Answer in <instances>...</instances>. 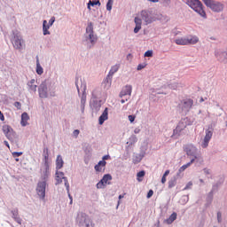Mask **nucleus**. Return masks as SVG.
Segmentation results:
<instances>
[{
    "mask_svg": "<svg viewBox=\"0 0 227 227\" xmlns=\"http://www.w3.org/2000/svg\"><path fill=\"white\" fill-rule=\"evenodd\" d=\"M98 41V36L93 30V22H89L86 27L85 34L83 35V43L87 46V49L95 47V44Z\"/></svg>",
    "mask_w": 227,
    "mask_h": 227,
    "instance_id": "nucleus-1",
    "label": "nucleus"
},
{
    "mask_svg": "<svg viewBox=\"0 0 227 227\" xmlns=\"http://www.w3.org/2000/svg\"><path fill=\"white\" fill-rule=\"evenodd\" d=\"M153 20H153V16L152 15V12H150V11L143 10L139 13L138 17H135L134 19V22L136 24V27L134 28V33L135 34L139 33L143 21L145 22V26H148V24H152Z\"/></svg>",
    "mask_w": 227,
    "mask_h": 227,
    "instance_id": "nucleus-2",
    "label": "nucleus"
},
{
    "mask_svg": "<svg viewBox=\"0 0 227 227\" xmlns=\"http://www.w3.org/2000/svg\"><path fill=\"white\" fill-rule=\"evenodd\" d=\"M74 84L76 86L78 93H81V90L82 92L80 103V109L83 114L84 107L86 106V82L81 76H76Z\"/></svg>",
    "mask_w": 227,
    "mask_h": 227,
    "instance_id": "nucleus-3",
    "label": "nucleus"
},
{
    "mask_svg": "<svg viewBox=\"0 0 227 227\" xmlns=\"http://www.w3.org/2000/svg\"><path fill=\"white\" fill-rule=\"evenodd\" d=\"M11 42L16 51H24V49H26V41L24 37H22V34L18 30H12Z\"/></svg>",
    "mask_w": 227,
    "mask_h": 227,
    "instance_id": "nucleus-4",
    "label": "nucleus"
},
{
    "mask_svg": "<svg viewBox=\"0 0 227 227\" xmlns=\"http://www.w3.org/2000/svg\"><path fill=\"white\" fill-rule=\"evenodd\" d=\"M186 4L189 5L192 10H194L196 13L200 15V17H203L204 19L207 18V12H205V10H203V4H201V1L186 0Z\"/></svg>",
    "mask_w": 227,
    "mask_h": 227,
    "instance_id": "nucleus-5",
    "label": "nucleus"
},
{
    "mask_svg": "<svg viewBox=\"0 0 227 227\" xmlns=\"http://www.w3.org/2000/svg\"><path fill=\"white\" fill-rule=\"evenodd\" d=\"M76 223L79 227H94L93 220L85 213H78Z\"/></svg>",
    "mask_w": 227,
    "mask_h": 227,
    "instance_id": "nucleus-6",
    "label": "nucleus"
},
{
    "mask_svg": "<svg viewBox=\"0 0 227 227\" xmlns=\"http://www.w3.org/2000/svg\"><path fill=\"white\" fill-rule=\"evenodd\" d=\"M204 4L207 8H210L212 12H215L216 13H219L224 10V5L221 4V2L215 1V0H202Z\"/></svg>",
    "mask_w": 227,
    "mask_h": 227,
    "instance_id": "nucleus-7",
    "label": "nucleus"
},
{
    "mask_svg": "<svg viewBox=\"0 0 227 227\" xmlns=\"http://www.w3.org/2000/svg\"><path fill=\"white\" fill-rule=\"evenodd\" d=\"M188 125H192V121H191L189 117L181 119L178 125L174 129V136H180V132L188 127Z\"/></svg>",
    "mask_w": 227,
    "mask_h": 227,
    "instance_id": "nucleus-8",
    "label": "nucleus"
},
{
    "mask_svg": "<svg viewBox=\"0 0 227 227\" xmlns=\"http://www.w3.org/2000/svg\"><path fill=\"white\" fill-rule=\"evenodd\" d=\"M193 101L192 99H184L180 102L178 105L179 109H181L182 114H187L189 111H191V107H192Z\"/></svg>",
    "mask_w": 227,
    "mask_h": 227,
    "instance_id": "nucleus-9",
    "label": "nucleus"
},
{
    "mask_svg": "<svg viewBox=\"0 0 227 227\" xmlns=\"http://www.w3.org/2000/svg\"><path fill=\"white\" fill-rule=\"evenodd\" d=\"M212 136H214V127L212 125H209L208 128L206 129V136L201 144V146L203 148H207L208 146V143H210Z\"/></svg>",
    "mask_w": 227,
    "mask_h": 227,
    "instance_id": "nucleus-10",
    "label": "nucleus"
},
{
    "mask_svg": "<svg viewBox=\"0 0 227 227\" xmlns=\"http://www.w3.org/2000/svg\"><path fill=\"white\" fill-rule=\"evenodd\" d=\"M47 188V183L39 181L36 186V192L40 200H45V189Z\"/></svg>",
    "mask_w": 227,
    "mask_h": 227,
    "instance_id": "nucleus-11",
    "label": "nucleus"
},
{
    "mask_svg": "<svg viewBox=\"0 0 227 227\" xmlns=\"http://www.w3.org/2000/svg\"><path fill=\"white\" fill-rule=\"evenodd\" d=\"M38 93L40 98H47V97H49V93L51 97H54V95H52V92L50 91V90L47 89V87H45V85L43 83H41L38 87Z\"/></svg>",
    "mask_w": 227,
    "mask_h": 227,
    "instance_id": "nucleus-12",
    "label": "nucleus"
},
{
    "mask_svg": "<svg viewBox=\"0 0 227 227\" xmlns=\"http://www.w3.org/2000/svg\"><path fill=\"white\" fill-rule=\"evenodd\" d=\"M215 56L218 61L221 63H227V51L226 50H217L215 52Z\"/></svg>",
    "mask_w": 227,
    "mask_h": 227,
    "instance_id": "nucleus-13",
    "label": "nucleus"
},
{
    "mask_svg": "<svg viewBox=\"0 0 227 227\" xmlns=\"http://www.w3.org/2000/svg\"><path fill=\"white\" fill-rule=\"evenodd\" d=\"M41 171V180L39 182H44V184H47V182H49V176H51L50 167H42Z\"/></svg>",
    "mask_w": 227,
    "mask_h": 227,
    "instance_id": "nucleus-14",
    "label": "nucleus"
},
{
    "mask_svg": "<svg viewBox=\"0 0 227 227\" xmlns=\"http://www.w3.org/2000/svg\"><path fill=\"white\" fill-rule=\"evenodd\" d=\"M41 84H43L44 87L51 92L56 90V82L54 80H52V78L45 79Z\"/></svg>",
    "mask_w": 227,
    "mask_h": 227,
    "instance_id": "nucleus-15",
    "label": "nucleus"
},
{
    "mask_svg": "<svg viewBox=\"0 0 227 227\" xmlns=\"http://www.w3.org/2000/svg\"><path fill=\"white\" fill-rule=\"evenodd\" d=\"M109 180H113V176L110 174H106L102 179L97 184V189H104V186Z\"/></svg>",
    "mask_w": 227,
    "mask_h": 227,
    "instance_id": "nucleus-16",
    "label": "nucleus"
},
{
    "mask_svg": "<svg viewBox=\"0 0 227 227\" xmlns=\"http://www.w3.org/2000/svg\"><path fill=\"white\" fill-rule=\"evenodd\" d=\"M184 152L186 153V155L194 157L196 156V153H198V148L192 145H189L185 146Z\"/></svg>",
    "mask_w": 227,
    "mask_h": 227,
    "instance_id": "nucleus-17",
    "label": "nucleus"
},
{
    "mask_svg": "<svg viewBox=\"0 0 227 227\" xmlns=\"http://www.w3.org/2000/svg\"><path fill=\"white\" fill-rule=\"evenodd\" d=\"M130 95H132V86L130 85H126L120 93L121 98H123L127 96L130 97Z\"/></svg>",
    "mask_w": 227,
    "mask_h": 227,
    "instance_id": "nucleus-18",
    "label": "nucleus"
},
{
    "mask_svg": "<svg viewBox=\"0 0 227 227\" xmlns=\"http://www.w3.org/2000/svg\"><path fill=\"white\" fill-rule=\"evenodd\" d=\"M200 42V38L197 35H186V45H196Z\"/></svg>",
    "mask_w": 227,
    "mask_h": 227,
    "instance_id": "nucleus-19",
    "label": "nucleus"
},
{
    "mask_svg": "<svg viewBox=\"0 0 227 227\" xmlns=\"http://www.w3.org/2000/svg\"><path fill=\"white\" fill-rule=\"evenodd\" d=\"M108 119H109V109L106 107L102 114L99 116L98 123L100 125H104V122L106 121V120Z\"/></svg>",
    "mask_w": 227,
    "mask_h": 227,
    "instance_id": "nucleus-20",
    "label": "nucleus"
},
{
    "mask_svg": "<svg viewBox=\"0 0 227 227\" xmlns=\"http://www.w3.org/2000/svg\"><path fill=\"white\" fill-rule=\"evenodd\" d=\"M102 101L101 100H93L92 104H90V107L93 111V113H98L100 111V108L102 107Z\"/></svg>",
    "mask_w": 227,
    "mask_h": 227,
    "instance_id": "nucleus-21",
    "label": "nucleus"
},
{
    "mask_svg": "<svg viewBox=\"0 0 227 227\" xmlns=\"http://www.w3.org/2000/svg\"><path fill=\"white\" fill-rule=\"evenodd\" d=\"M12 214V219H14V221L16 223H18V224H22V218H20V216L19 215V209L18 208H14L11 211Z\"/></svg>",
    "mask_w": 227,
    "mask_h": 227,
    "instance_id": "nucleus-22",
    "label": "nucleus"
},
{
    "mask_svg": "<svg viewBox=\"0 0 227 227\" xmlns=\"http://www.w3.org/2000/svg\"><path fill=\"white\" fill-rule=\"evenodd\" d=\"M145 155H146L145 151H141L140 153L136 154L133 158V164H139V162L145 158Z\"/></svg>",
    "mask_w": 227,
    "mask_h": 227,
    "instance_id": "nucleus-23",
    "label": "nucleus"
},
{
    "mask_svg": "<svg viewBox=\"0 0 227 227\" xmlns=\"http://www.w3.org/2000/svg\"><path fill=\"white\" fill-rule=\"evenodd\" d=\"M194 162V159H192L190 162L183 165L179 169H178V172H177V176H181V173H184V171H185L187 169V168H190V166L192 164H193Z\"/></svg>",
    "mask_w": 227,
    "mask_h": 227,
    "instance_id": "nucleus-24",
    "label": "nucleus"
},
{
    "mask_svg": "<svg viewBox=\"0 0 227 227\" xmlns=\"http://www.w3.org/2000/svg\"><path fill=\"white\" fill-rule=\"evenodd\" d=\"M27 87H28V91L30 93H35L36 91V88L37 86L35 85V79L30 80L27 83Z\"/></svg>",
    "mask_w": 227,
    "mask_h": 227,
    "instance_id": "nucleus-25",
    "label": "nucleus"
},
{
    "mask_svg": "<svg viewBox=\"0 0 227 227\" xmlns=\"http://www.w3.org/2000/svg\"><path fill=\"white\" fill-rule=\"evenodd\" d=\"M28 120H29V115L27 114V113L24 112L21 114V121H20L21 127H27Z\"/></svg>",
    "mask_w": 227,
    "mask_h": 227,
    "instance_id": "nucleus-26",
    "label": "nucleus"
},
{
    "mask_svg": "<svg viewBox=\"0 0 227 227\" xmlns=\"http://www.w3.org/2000/svg\"><path fill=\"white\" fill-rule=\"evenodd\" d=\"M51 28V27L47 24V20H43V35L44 36H47V35H51V32L49 31V29Z\"/></svg>",
    "mask_w": 227,
    "mask_h": 227,
    "instance_id": "nucleus-27",
    "label": "nucleus"
},
{
    "mask_svg": "<svg viewBox=\"0 0 227 227\" xmlns=\"http://www.w3.org/2000/svg\"><path fill=\"white\" fill-rule=\"evenodd\" d=\"M176 45H187V36L177 37L175 39Z\"/></svg>",
    "mask_w": 227,
    "mask_h": 227,
    "instance_id": "nucleus-28",
    "label": "nucleus"
},
{
    "mask_svg": "<svg viewBox=\"0 0 227 227\" xmlns=\"http://www.w3.org/2000/svg\"><path fill=\"white\" fill-rule=\"evenodd\" d=\"M176 217L177 215L176 212H174L173 214L170 215V216L168 219L164 220V223H166L167 224H173V223L176 221Z\"/></svg>",
    "mask_w": 227,
    "mask_h": 227,
    "instance_id": "nucleus-29",
    "label": "nucleus"
},
{
    "mask_svg": "<svg viewBox=\"0 0 227 227\" xmlns=\"http://www.w3.org/2000/svg\"><path fill=\"white\" fill-rule=\"evenodd\" d=\"M63 164H65L63 157H61V155H58L56 160V169H61V168H63Z\"/></svg>",
    "mask_w": 227,
    "mask_h": 227,
    "instance_id": "nucleus-30",
    "label": "nucleus"
},
{
    "mask_svg": "<svg viewBox=\"0 0 227 227\" xmlns=\"http://www.w3.org/2000/svg\"><path fill=\"white\" fill-rule=\"evenodd\" d=\"M35 72L37 75H42L43 74V67H42V65H40V59L38 57H36V69Z\"/></svg>",
    "mask_w": 227,
    "mask_h": 227,
    "instance_id": "nucleus-31",
    "label": "nucleus"
},
{
    "mask_svg": "<svg viewBox=\"0 0 227 227\" xmlns=\"http://www.w3.org/2000/svg\"><path fill=\"white\" fill-rule=\"evenodd\" d=\"M111 82H113V76H111V74H108L104 81L105 88H106V90H108V88H111Z\"/></svg>",
    "mask_w": 227,
    "mask_h": 227,
    "instance_id": "nucleus-32",
    "label": "nucleus"
},
{
    "mask_svg": "<svg viewBox=\"0 0 227 227\" xmlns=\"http://www.w3.org/2000/svg\"><path fill=\"white\" fill-rule=\"evenodd\" d=\"M182 178V176H175L168 181V189H173L176 185V179Z\"/></svg>",
    "mask_w": 227,
    "mask_h": 227,
    "instance_id": "nucleus-33",
    "label": "nucleus"
},
{
    "mask_svg": "<svg viewBox=\"0 0 227 227\" xmlns=\"http://www.w3.org/2000/svg\"><path fill=\"white\" fill-rule=\"evenodd\" d=\"M100 6V0H90L88 3V10H91V6Z\"/></svg>",
    "mask_w": 227,
    "mask_h": 227,
    "instance_id": "nucleus-34",
    "label": "nucleus"
},
{
    "mask_svg": "<svg viewBox=\"0 0 227 227\" xmlns=\"http://www.w3.org/2000/svg\"><path fill=\"white\" fill-rule=\"evenodd\" d=\"M118 70H120V65L116 64L111 67L108 75H111L113 77V75H114V74L118 72Z\"/></svg>",
    "mask_w": 227,
    "mask_h": 227,
    "instance_id": "nucleus-35",
    "label": "nucleus"
},
{
    "mask_svg": "<svg viewBox=\"0 0 227 227\" xmlns=\"http://www.w3.org/2000/svg\"><path fill=\"white\" fill-rule=\"evenodd\" d=\"M43 168H50L49 166V153L43 154Z\"/></svg>",
    "mask_w": 227,
    "mask_h": 227,
    "instance_id": "nucleus-36",
    "label": "nucleus"
},
{
    "mask_svg": "<svg viewBox=\"0 0 227 227\" xmlns=\"http://www.w3.org/2000/svg\"><path fill=\"white\" fill-rule=\"evenodd\" d=\"M3 130H4V134L6 136V137H8V136H10V132H12V127L4 126L3 128Z\"/></svg>",
    "mask_w": 227,
    "mask_h": 227,
    "instance_id": "nucleus-37",
    "label": "nucleus"
},
{
    "mask_svg": "<svg viewBox=\"0 0 227 227\" xmlns=\"http://www.w3.org/2000/svg\"><path fill=\"white\" fill-rule=\"evenodd\" d=\"M62 180H64L65 187H66L67 192H69V191H70V184H68V178L62 177Z\"/></svg>",
    "mask_w": 227,
    "mask_h": 227,
    "instance_id": "nucleus-38",
    "label": "nucleus"
},
{
    "mask_svg": "<svg viewBox=\"0 0 227 227\" xmlns=\"http://www.w3.org/2000/svg\"><path fill=\"white\" fill-rule=\"evenodd\" d=\"M206 200L207 203H212V200H214V193L209 192Z\"/></svg>",
    "mask_w": 227,
    "mask_h": 227,
    "instance_id": "nucleus-39",
    "label": "nucleus"
},
{
    "mask_svg": "<svg viewBox=\"0 0 227 227\" xmlns=\"http://www.w3.org/2000/svg\"><path fill=\"white\" fill-rule=\"evenodd\" d=\"M113 0H108L106 3V10L107 12H111V10H113Z\"/></svg>",
    "mask_w": 227,
    "mask_h": 227,
    "instance_id": "nucleus-40",
    "label": "nucleus"
},
{
    "mask_svg": "<svg viewBox=\"0 0 227 227\" xmlns=\"http://www.w3.org/2000/svg\"><path fill=\"white\" fill-rule=\"evenodd\" d=\"M135 143H137V137H136V135H132L129 137V145H134Z\"/></svg>",
    "mask_w": 227,
    "mask_h": 227,
    "instance_id": "nucleus-41",
    "label": "nucleus"
},
{
    "mask_svg": "<svg viewBox=\"0 0 227 227\" xmlns=\"http://www.w3.org/2000/svg\"><path fill=\"white\" fill-rule=\"evenodd\" d=\"M216 217H217L218 224H221V223H223V213L218 211L217 214H216Z\"/></svg>",
    "mask_w": 227,
    "mask_h": 227,
    "instance_id": "nucleus-42",
    "label": "nucleus"
},
{
    "mask_svg": "<svg viewBox=\"0 0 227 227\" xmlns=\"http://www.w3.org/2000/svg\"><path fill=\"white\" fill-rule=\"evenodd\" d=\"M189 201V195H184L181 198V203L182 205H185Z\"/></svg>",
    "mask_w": 227,
    "mask_h": 227,
    "instance_id": "nucleus-43",
    "label": "nucleus"
},
{
    "mask_svg": "<svg viewBox=\"0 0 227 227\" xmlns=\"http://www.w3.org/2000/svg\"><path fill=\"white\" fill-rule=\"evenodd\" d=\"M194 158V162L197 160V162H203V158L200 155V154H195V156H193Z\"/></svg>",
    "mask_w": 227,
    "mask_h": 227,
    "instance_id": "nucleus-44",
    "label": "nucleus"
},
{
    "mask_svg": "<svg viewBox=\"0 0 227 227\" xmlns=\"http://www.w3.org/2000/svg\"><path fill=\"white\" fill-rule=\"evenodd\" d=\"M218 190H219L218 184H213L210 192H212L214 194L215 192H217Z\"/></svg>",
    "mask_w": 227,
    "mask_h": 227,
    "instance_id": "nucleus-45",
    "label": "nucleus"
},
{
    "mask_svg": "<svg viewBox=\"0 0 227 227\" xmlns=\"http://www.w3.org/2000/svg\"><path fill=\"white\" fill-rule=\"evenodd\" d=\"M168 88H169L170 90H176V88H178V83L176 82L170 83L168 85Z\"/></svg>",
    "mask_w": 227,
    "mask_h": 227,
    "instance_id": "nucleus-46",
    "label": "nucleus"
},
{
    "mask_svg": "<svg viewBox=\"0 0 227 227\" xmlns=\"http://www.w3.org/2000/svg\"><path fill=\"white\" fill-rule=\"evenodd\" d=\"M57 175V178H60V180H63V177H65V173L59 171V172H56Z\"/></svg>",
    "mask_w": 227,
    "mask_h": 227,
    "instance_id": "nucleus-47",
    "label": "nucleus"
},
{
    "mask_svg": "<svg viewBox=\"0 0 227 227\" xmlns=\"http://www.w3.org/2000/svg\"><path fill=\"white\" fill-rule=\"evenodd\" d=\"M153 56V51H147L145 52V58H152Z\"/></svg>",
    "mask_w": 227,
    "mask_h": 227,
    "instance_id": "nucleus-48",
    "label": "nucleus"
},
{
    "mask_svg": "<svg viewBox=\"0 0 227 227\" xmlns=\"http://www.w3.org/2000/svg\"><path fill=\"white\" fill-rule=\"evenodd\" d=\"M22 153H23L22 152H13V153H12V155L15 159L17 157H20V155H22Z\"/></svg>",
    "mask_w": 227,
    "mask_h": 227,
    "instance_id": "nucleus-49",
    "label": "nucleus"
},
{
    "mask_svg": "<svg viewBox=\"0 0 227 227\" xmlns=\"http://www.w3.org/2000/svg\"><path fill=\"white\" fill-rule=\"evenodd\" d=\"M192 182L190 181L185 187L184 188V191H188V189H192Z\"/></svg>",
    "mask_w": 227,
    "mask_h": 227,
    "instance_id": "nucleus-50",
    "label": "nucleus"
},
{
    "mask_svg": "<svg viewBox=\"0 0 227 227\" xmlns=\"http://www.w3.org/2000/svg\"><path fill=\"white\" fill-rule=\"evenodd\" d=\"M145 170H142V171H139V172L137 174V178H143V176H145Z\"/></svg>",
    "mask_w": 227,
    "mask_h": 227,
    "instance_id": "nucleus-51",
    "label": "nucleus"
},
{
    "mask_svg": "<svg viewBox=\"0 0 227 227\" xmlns=\"http://www.w3.org/2000/svg\"><path fill=\"white\" fill-rule=\"evenodd\" d=\"M101 168H106V164H107V162L104 160H101L98 161V163Z\"/></svg>",
    "mask_w": 227,
    "mask_h": 227,
    "instance_id": "nucleus-52",
    "label": "nucleus"
},
{
    "mask_svg": "<svg viewBox=\"0 0 227 227\" xmlns=\"http://www.w3.org/2000/svg\"><path fill=\"white\" fill-rule=\"evenodd\" d=\"M54 22H56V18L55 17H51L49 20V26L51 27L53 26Z\"/></svg>",
    "mask_w": 227,
    "mask_h": 227,
    "instance_id": "nucleus-53",
    "label": "nucleus"
},
{
    "mask_svg": "<svg viewBox=\"0 0 227 227\" xmlns=\"http://www.w3.org/2000/svg\"><path fill=\"white\" fill-rule=\"evenodd\" d=\"M94 169H95V171H98L100 173L102 171V167L100 165L97 164V165H95Z\"/></svg>",
    "mask_w": 227,
    "mask_h": 227,
    "instance_id": "nucleus-54",
    "label": "nucleus"
},
{
    "mask_svg": "<svg viewBox=\"0 0 227 227\" xmlns=\"http://www.w3.org/2000/svg\"><path fill=\"white\" fill-rule=\"evenodd\" d=\"M128 118L130 123H134V121L136 120V115H129Z\"/></svg>",
    "mask_w": 227,
    "mask_h": 227,
    "instance_id": "nucleus-55",
    "label": "nucleus"
},
{
    "mask_svg": "<svg viewBox=\"0 0 227 227\" xmlns=\"http://www.w3.org/2000/svg\"><path fill=\"white\" fill-rule=\"evenodd\" d=\"M152 196H153V190H149L146 198L148 200H150V198H152Z\"/></svg>",
    "mask_w": 227,
    "mask_h": 227,
    "instance_id": "nucleus-56",
    "label": "nucleus"
},
{
    "mask_svg": "<svg viewBox=\"0 0 227 227\" xmlns=\"http://www.w3.org/2000/svg\"><path fill=\"white\" fill-rule=\"evenodd\" d=\"M14 107L20 109V107H22V105L20 104V102L16 101V102H14Z\"/></svg>",
    "mask_w": 227,
    "mask_h": 227,
    "instance_id": "nucleus-57",
    "label": "nucleus"
},
{
    "mask_svg": "<svg viewBox=\"0 0 227 227\" xmlns=\"http://www.w3.org/2000/svg\"><path fill=\"white\" fill-rule=\"evenodd\" d=\"M146 67V64H139L137 67V70H143Z\"/></svg>",
    "mask_w": 227,
    "mask_h": 227,
    "instance_id": "nucleus-58",
    "label": "nucleus"
},
{
    "mask_svg": "<svg viewBox=\"0 0 227 227\" xmlns=\"http://www.w3.org/2000/svg\"><path fill=\"white\" fill-rule=\"evenodd\" d=\"M223 183L224 179L221 178L218 182L215 183V184L218 185V187H221V185H223Z\"/></svg>",
    "mask_w": 227,
    "mask_h": 227,
    "instance_id": "nucleus-59",
    "label": "nucleus"
},
{
    "mask_svg": "<svg viewBox=\"0 0 227 227\" xmlns=\"http://www.w3.org/2000/svg\"><path fill=\"white\" fill-rule=\"evenodd\" d=\"M80 134V131L79 129H74V132H73V136H74L75 137H77Z\"/></svg>",
    "mask_w": 227,
    "mask_h": 227,
    "instance_id": "nucleus-60",
    "label": "nucleus"
},
{
    "mask_svg": "<svg viewBox=\"0 0 227 227\" xmlns=\"http://www.w3.org/2000/svg\"><path fill=\"white\" fill-rule=\"evenodd\" d=\"M203 171L205 175H210L212 173L209 168H204Z\"/></svg>",
    "mask_w": 227,
    "mask_h": 227,
    "instance_id": "nucleus-61",
    "label": "nucleus"
},
{
    "mask_svg": "<svg viewBox=\"0 0 227 227\" xmlns=\"http://www.w3.org/2000/svg\"><path fill=\"white\" fill-rule=\"evenodd\" d=\"M109 159H111V156L109 154H106V155L103 156L102 160L106 161V160H107Z\"/></svg>",
    "mask_w": 227,
    "mask_h": 227,
    "instance_id": "nucleus-62",
    "label": "nucleus"
},
{
    "mask_svg": "<svg viewBox=\"0 0 227 227\" xmlns=\"http://www.w3.org/2000/svg\"><path fill=\"white\" fill-rule=\"evenodd\" d=\"M139 132H141V129H140V128H136V129H134V133H135V134H139Z\"/></svg>",
    "mask_w": 227,
    "mask_h": 227,
    "instance_id": "nucleus-63",
    "label": "nucleus"
},
{
    "mask_svg": "<svg viewBox=\"0 0 227 227\" xmlns=\"http://www.w3.org/2000/svg\"><path fill=\"white\" fill-rule=\"evenodd\" d=\"M45 153H49V148L48 147L43 148V155H45Z\"/></svg>",
    "mask_w": 227,
    "mask_h": 227,
    "instance_id": "nucleus-64",
    "label": "nucleus"
}]
</instances>
